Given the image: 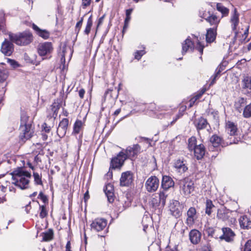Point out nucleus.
Here are the masks:
<instances>
[{"mask_svg":"<svg viewBox=\"0 0 251 251\" xmlns=\"http://www.w3.org/2000/svg\"><path fill=\"white\" fill-rule=\"evenodd\" d=\"M38 198L40 199L43 202H46V201H47V197L41 192H40L38 195Z\"/></svg>","mask_w":251,"mask_h":251,"instance_id":"603ef678","label":"nucleus"},{"mask_svg":"<svg viewBox=\"0 0 251 251\" xmlns=\"http://www.w3.org/2000/svg\"><path fill=\"white\" fill-rule=\"evenodd\" d=\"M31 201H28L27 200V198H25L23 200V204L24 206L22 207L23 209H24V210L25 211L26 213H29L31 209V206L30 205Z\"/></svg>","mask_w":251,"mask_h":251,"instance_id":"ea45409f","label":"nucleus"},{"mask_svg":"<svg viewBox=\"0 0 251 251\" xmlns=\"http://www.w3.org/2000/svg\"><path fill=\"white\" fill-rule=\"evenodd\" d=\"M91 0H82L83 5L87 6L90 4Z\"/></svg>","mask_w":251,"mask_h":251,"instance_id":"0e129e2a","label":"nucleus"},{"mask_svg":"<svg viewBox=\"0 0 251 251\" xmlns=\"http://www.w3.org/2000/svg\"><path fill=\"white\" fill-rule=\"evenodd\" d=\"M197 211L195 207H191L187 212V218L186 219V224L189 226H192L197 219Z\"/></svg>","mask_w":251,"mask_h":251,"instance_id":"dca6fc26","label":"nucleus"},{"mask_svg":"<svg viewBox=\"0 0 251 251\" xmlns=\"http://www.w3.org/2000/svg\"><path fill=\"white\" fill-rule=\"evenodd\" d=\"M243 88L247 90L248 93H251V77H247L243 80Z\"/></svg>","mask_w":251,"mask_h":251,"instance_id":"f704fd0d","label":"nucleus"},{"mask_svg":"<svg viewBox=\"0 0 251 251\" xmlns=\"http://www.w3.org/2000/svg\"><path fill=\"white\" fill-rule=\"evenodd\" d=\"M174 186V182L171 177L167 176H163L161 182V187L163 189V191L166 192L167 190Z\"/></svg>","mask_w":251,"mask_h":251,"instance_id":"b1692460","label":"nucleus"},{"mask_svg":"<svg viewBox=\"0 0 251 251\" xmlns=\"http://www.w3.org/2000/svg\"><path fill=\"white\" fill-rule=\"evenodd\" d=\"M133 180L132 173L129 171L123 173L120 178V185L122 186H128Z\"/></svg>","mask_w":251,"mask_h":251,"instance_id":"6ab92c4d","label":"nucleus"},{"mask_svg":"<svg viewBox=\"0 0 251 251\" xmlns=\"http://www.w3.org/2000/svg\"><path fill=\"white\" fill-rule=\"evenodd\" d=\"M201 234L197 229H192L189 234V237L191 243L194 245L198 244L201 241Z\"/></svg>","mask_w":251,"mask_h":251,"instance_id":"412c9836","label":"nucleus"},{"mask_svg":"<svg viewBox=\"0 0 251 251\" xmlns=\"http://www.w3.org/2000/svg\"><path fill=\"white\" fill-rule=\"evenodd\" d=\"M196 40L198 42L196 45H194V42H192L189 38H187L182 45V54H184L189 50L192 51L194 49V48H195L200 52L201 54H202L203 53L204 46L201 44L197 38L196 39Z\"/></svg>","mask_w":251,"mask_h":251,"instance_id":"0eeeda50","label":"nucleus"},{"mask_svg":"<svg viewBox=\"0 0 251 251\" xmlns=\"http://www.w3.org/2000/svg\"><path fill=\"white\" fill-rule=\"evenodd\" d=\"M0 50L5 56H10L14 51V45L12 42L5 39L2 43Z\"/></svg>","mask_w":251,"mask_h":251,"instance_id":"2eb2a0df","label":"nucleus"},{"mask_svg":"<svg viewBox=\"0 0 251 251\" xmlns=\"http://www.w3.org/2000/svg\"><path fill=\"white\" fill-rule=\"evenodd\" d=\"M247 103V99L243 97L238 98L234 102V108L236 110L241 113L243 110V107L246 105Z\"/></svg>","mask_w":251,"mask_h":251,"instance_id":"393cba45","label":"nucleus"},{"mask_svg":"<svg viewBox=\"0 0 251 251\" xmlns=\"http://www.w3.org/2000/svg\"><path fill=\"white\" fill-rule=\"evenodd\" d=\"M240 227L243 229L251 228V221L246 215H243L239 219Z\"/></svg>","mask_w":251,"mask_h":251,"instance_id":"bb28decb","label":"nucleus"},{"mask_svg":"<svg viewBox=\"0 0 251 251\" xmlns=\"http://www.w3.org/2000/svg\"><path fill=\"white\" fill-rule=\"evenodd\" d=\"M53 232L52 230L49 229L48 231L44 233L43 239L45 241H49L53 238Z\"/></svg>","mask_w":251,"mask_h":251,"instance_id":"a19ab883","label":"nucleus"},{"mask_svg":"<svg viewBox=\"0 0 251 251\" xmlns=\"http://www.w3.org/2000/svg\"><path fill=\"white\" fill-rule=\"evenodd\" d=\"M159 179L155 176L150 177L145 183V187L149 192H155L158 188Z\"/></svg>","mask_w":251,"mask_h":251,"instance_id":"9b49d317","label":"nucleus"},{"mask_svg":"<svg viewBox=\"0 0 251 251\" xmlns=\"http://www.w3.org/2000/svg\"><path fill=\"white\" fill-rule=\"evenodd\" d=\"M52 50V45L50 42H45L40 44L38 47V52L40 56H44L50 53Z\"/></svg>","mask_w":251,"mask_h":251,"instance_id":"aec40b11","label":"nucleus"},{"mask_svg":"<svg viewBox=\"0 0 251 251\" xmlns=\"http://www.w3.org/2000/svg\"><path fill=\"white\" fill-rule=\"evenodd\" d=\"M132 12V9H129L126 10V16L130 17V15Z\"/></svg>","mask_w":251,"mask_h":251,"instance_id":"338daca9","label":"nucleus"},{"mask_svg":"<svg viewBox=\"0 0 251 251\" xmlns=\"http://www.w3.org/2000/svg\"><path fill=\"white\" fill-rule=\"evenodd\" d=\"M226 130L230 136H234L237 132V126L233 122L228 121L226 124Z\"/></svg>","mask_w":251,"mask_h":251,"instance_id":"c85d7f7f","label":"nucleus"},{"mask_svg":"<svg viewBox=\"0 0 251 251\" xmlns=\"http://www.w3.org/2000/svg\"><path fill=\"white\" fill-rule=\"evenodd\" d=\"M216 32L214 28H210L207 31L206 40L207 42L211 43L213 42L216 38Z\"/></svg>","mask_w":251,"mask_h":251,"instance_id":"2f4dec72","label":"nucleus"},{"mask_svg":"<svg viewBox=\"0 0 251 251\" xmlns=\"http://www.w3.org/2000/svg\"><path fill=\"white\" fill-rule=\"evenodd\" d=\"M69 124V120L67 118H64L59 123V126L57 129V133L60 138L63 137L67 132L68 126Z\"/></svg>","mask_w":251,"mask_h":251,"instance_id":"f3484780","label":"nucleus"},{"mask_svg":"<svg viewBox=\"0 0 251 251\" xmlns=\"http://www.w3.org/2000/svg\"><path fill=\"white\" fill-rule=\"evenodd\" d=\"M206 20L211 25L214 26H216L220 21L218 17L216 15H213L208 17V18L206 19Z\"/></svg>","mask_w":251,"mask_h":251,"instance_id":"58836bf2","label":"nucleus"},{"mask_svg":"<svg viewBox=\"0 0 251 251\" xmlns=\"http://www.w3.org/2000/svg\"><path fill=\"white\" fill-rule=\"evenodd\" d=\"M217 10L222 14L223 17L227 16L229 13V9L225 7L221 3L216 4Z\"/></svg>","mask_w":251,"mask_h":251,"instance_id":"473e14b6","label":"nucleus"},{"mask_svg":"<svg viewBox=\"0 0 251 251\" xmlns=\"http://www.w3.org/2000/svg\"><path fill=\"white\" fill-rule=\"evenodd\" d=\"M179 185L180 193L185 196H189L194 191V182L189 178L180 180Z\"/></svg>","mask_w":251,"mask_h":251,"instance_id":"39448f33","label":"nucleus"},{"mask_svg":"<svg viewBox=\"0 0 251 251\" xmlns=\"http://www.w3.org/2000/svg\"><path fill=\"white\" fill-rule=\"evenodd\" d=\"M244 251H251V240H248L246 243Z\"/></svg>","mask_w":251,"mask_h":251,"instance_id":"8fccbe9b","label":"nucleus"},{"mask_svg":"<svg viewBox=\"0 0 251 251\" xmlns=\"http://www.w3.org/2000/svg\"><path fill=\"white\" fill-rule=\"evenodd\" d=\"M33 176L34 177V181L36 184L40 185H43L41 174H39L37 173H33Z\"/></svg>","mask_w":251,"mask_h":251,"instance_id":"79ce46f5","label":"nucleus"},{"mask_svg":"<svg viewBox=\"0 0 251 251\" xmlns=\"http://www.w3.org/2000/svg\"><path fill=\"white\" fill-rule=\"evenodd\" d=\"M82 126V122L80 120H77L74 125L73 133L76 134L79 133Z\"/></svg>","mask_w":251,"mask_h":251,"instance_id":"e433bc0d","label":"nucleus"},{"mask_svg":"<svg viewBox=\"0 0 251 251\" xmlns=\"http://www.w3.org/2000/svg\"><path fill=\"white\" fill-rule=\"evenodd\" d=\"M66 251H71V245L70 242H68L66 246Z\"/></svg>","mask_w":251,"mask_h":251,"instance_id":"774afa93","label":"nucleus"},{"mask_svg":"<svg viewBox=\"0 0 251 251\" xmlns=\"http://www.w3.org/2000/svg\"><path fill=\"white\" fill-rule=\"evenodd\" d=\"M129 205V202L128 201L127 202H125V205H123V207H121V206H120L118 210L120 212H121L122 211H124V210H125Z\"/></svg>","mask_w":251,"mask_h":251,"instance_id":"5fc2aeb1","label":"nucleus"},{"mask_svg":"<svg viewBox=\"0 0 251 251\" xmlns=\"http://www.w3.org/2000/svg\"><path fill=\"white\" fill-rule=\"evenodd\" d=\"M146 53L144 50H137L135 52V58L139 60L141 58V57L145 54Z\"/></svg>","mask_w":251,"mask_h":251,"instance_id":"de8ad7c7","label":"nucleus"},{"mask_svg":"<svg viewBox=\"0 0 251 251\" xmlns=\"http://www.w3.org/2000/svg\"><path fill=\"white\" fill-rule=\"evenodd\" d=\"M239 142V140L237 139H235V137H234V139L231 141H227L226 142V144L227 145H231V144H238Z\"/></svg>","mask_w":251,"mask_h":251,"instance_id":"bf43d9fd","label":"nucleus"},{"mask_svg":"<svg viewBox=\"0 0 251 251\" xmlns=\"http://www.w3.org/2000/svg\"><path fill=\"white\" fill-rule=\"evenodd\" d=\"M9 36L11 41L19 46H26L31 41V33L29 30L17 34L10 33Z\"/></svg>","mask_w":251,"mask_h":251,"instance_id":"f03ea898","label":"nucleus"},{"mask_svg":"<svg viewBox=\"0 0 251 251\" xmlns=\"http://www.w3.org/2000/svg\"><path fill=\"white\" fill-rule=\"evenodd\" d=\"M205 206V213L210 215L212 212V209L214 207V205L211 200H207Z\"/></svg>","mask_w":251,"mask_h":251,"instance_id":"4c0bfd02","label":"nucleus"},{"mask_svg":"<svg viewBox=\"0 0 251 251\" xmlns=\"http://www.w3.org/2000/svg\"><path fill=\"white\" fill-rule=\"evenodd\" d=\"M167 197V192L160 191L159 193L152 198L149 203L150 206L154 210L163 208L165 205Z\"/></svg>","mask_w":251,"mask_h":251,"instance_id":"20e7f679","label":"nucleus"},{"mask_svg":"<svg viewBox=\"0 0 251 251\" xmlns=\"http://www.w3.org/2000/svg\"><path fill=\"white\" fill-rule=\"evenodd\" d=\"M200 251H210V250L209 247L205 246L201 247Z\"/></svg>","mask_w":251,"mask_h":251,"instance_id":"69168bd1","label":"nucleus"},{"mask_svg":"<svg viewBox=\"0 0 251 251\" xmlns=\"http://www.w3.org/2000/svg\"><path fill=\"white\" fill-rule=\"evenodd\" d=\"M73 50L70 47L64 45L62 48L61 53V61L62 63H65L66 57L70 60L72 57Z\"/></svg>","mask_w":251,"mask_h":251,"instance_id":"4be33fe9","label":"nucleus"},{"mask_svg":"<svg viewBox=\"0 0 251 251\" xmlns=\"http://www.w3.org/2000/svg\"><path fill=\"white\" fill-rule=\"evenodd\" d=\"M60 105L59 103L55 102L51 105V108L49 110V114L51 118H53L55 119L58 114V110L60 108Z\"/></svg>","mask_w":251,"mask_h":251,"instance_id":"c756f323","label":"nucleus"},{"mask_svg":"<svg viewBox=\"0 0 251 251\" xmlns=\"http://www.w3.org/2000/svg\"><path fill=\"white\" fill-rule=\"evenodd\" d=\"M221 71L220 70V68L219 69V70L217 72L216 74L215 75L214 78L212 80V81L211 82V83H210V85H212V84H213L214 83L215 80V79L216 78V77L218 76V75H219V74L220 73Z\"/></svg>","mask_w":251,"mask_h":251,"instance_id":"052dcab7","label":"nucleus"},{"mask_svg":"<svg viewBox=\"0 0 251 251\" xmlns=\"http://www.w3.org/2000/svg\"><path fill=\"white\" fill-rule=\"evenodd\" d=\"M107 225V221L103 218H97L91 224V229L96 231L102 230Z\"/></svg>","mask_w":251,"mask_h":251,"instance_id":"ddd939ff","label":"nucleus"},{"mask_svg":"<svg viewBox=\"0 0 251 251\" xmlns=\"http://www.w3.org/2000/svg\"><path fill=\"white\" fill-rule=\"evenodd\" d=\"M230 214V211L223 207L218 210L217 217L223 221H226L228 220Z\"/></svg>","mask_w":251,"mask_h":251,"instance_id":"a878e982","label":"nucleus"},{"mask_svg":"<svg viewBox=\"0 0 251 251\" xmlns=\"http://www.w3.org/2000/svg\"><path fill=\"white\" fill-rule=\"evenodd\" d=\"M249 26H247L246 27V28L244 31V34H243V38H244V39H245L248 36V32H249Z\"/></svg>","mask_w":251,"mask_h":251,"instance_id":"680f3d73","label":"nucleus"},{"mask_svg":"<svg viewBox=\"0 0 251 251\" xmlns=\"http://www.w3.org/2000/svg\"><path fill=\"white\" fill-rule=\"evenodd\" d=\"M181 228L180 230V234L183 236L185 233V231L187 229V227L184 226L182 224H181Z\"/></svg>","mask_w":251,"mask_h":251,"instance_id":"13d9d810","label":"nucleus"},{"mask_svg":"<svg viewBox=\"0 0 251 251\" xmlns=\"http://www.w3.org/2000/svg\"><path fill=\"white\" fill-rule=\"evenodd\" d=\"M188 148L190 151H194L195 157L200 160L203 158L205 153V148L202 144H198L195 137H191L188 140Z\"/></svg>","mask_w":251,"mask_h":251,"instance_id":"7ed1b4c3","label":"nucleus"},{"mask_svg":"<svg viewBox=\"0 0 251 251\" xmlns=\"http://www.w3.org/2000/svg\"><path fill=\"white\" fill-rule=\"evenodd\" d=\"M35 61H34L32 60V64H35V65H38L40 61L43 60V58L41 57H39V58L37 59V56L36 55H35Z\"/></svg>","mask_w":251,"mask_h":251,"instance_id":"864d4df0","label":"nucleus"},{"mask_svg":"<svg viewBox=\"0 0 251 251\" xmlns=\"http://www.w3.org/2000/svg\"><path fill=\"white\" fill-rule=\"evenodd\" d=\"M32 29L37 36L45 40L48 39L50 36V33L48 30L39 28L33 23H32Z\"/></svg>","mask_w":251,"mask_h":251,"instance_id":"5701e85b","label":"nucleus"},{"mask_svg":"<svg viewBox=\"0 0 251 251\" xmlns=\"http://www.w3.org/2000/svg\"><path fill=\"white\" fill-rule=\"evenodd\" d=\"M242 111L243 116L244 118H249L251 117V103L246 104Z\"/></svg>","mask_w":251,"mask_h":251,"instance_id":"c9c22d12","label":"nucleus"},{"mask_svg":"<svg viewBox=\"0 0 251 251\" xmlns=\"http://www.w3.org/2000/svg\"><path fill=\"white\" fill-rule=\"evenodd\" d=\"M7 62L10 64L11 67L14 69L20 67V64L18 63L17 61L15 60L8 58Z\"/></svg>","mask_w":251,"mask_h":251,"instance_id":"49530a36","label":"nucleus"},{"mask_svg":"<svg viewBox=\"0 0 251 251\" xmlns=\"http://www.w3.org/2000/svg\"><path fill=\"white\" fill-rule=\"evenodd\" d=\"M85 94V90L81 89L79 91V96L81 99H83Z\"/></svg>","mask_w":251,"mask_h":251,"instance_id":"e2e57ef3","label":"nucleus"},{"mask_svg":"<svg viewBox=\"0 0 251 251\" xmlns=\"http://www.w3.org/2000/svg\"><path fill=\"white\" fill-rule=\"evenodd\" d=\"M230 23L232 31L234 33V37L237 38L241 31L239 27L237 28L239 23V14L236 8H234L233 12L231 14Z\"/></svg>","mask_w":251,"mask_h":251,"instance_id":"6e6552de","label":"nucleus"},{"mask_svg":"<svg viewBox=\"0 0 251 251\" xmlns=\"http://www.w3.org/2000/svg\"><path fill=\"white\" fill-rule=\"evenodd\" d=\"M113 191L114 189L112 185L111 184H108L106 185L104 191L109 202H112L114 201Z\"/></svg>","mask_w":251,"mask_h":251,"instance_id":"cd10ccee","label":"nucleus"},{"mask_svg":"<svg viewBox=\"0 0 251 251\" xmlns=\"http://www.w3.org/2000/svg\"><path fill=\"white\" fill-rule=\"evenodd\" d=\"M83 20V18H81L79 22H78L76 24L75 28L76 29H78V31H79L80 27L82 25Z\"/></svg>","mask_w":251,"mask_h":251,"instance_id":"6e6d98bb","label":"nucleus"},{"mask_svg":"<svg viewBox=\"0 0 251 251\" xmlns=\"http://www.w3.org/2000/svg\"><path fill=\"white\" fill-rule=\"evenodd\" d=\"M183 205L178 201L172 200L170 201L169 209L171 214L176 218L179 217L182 214Z\"/></svg>","mask_w":251,"mask_h":251,"instance_id":"1a4fd4ad","label":"nucleus"},{"mask_svg":"<svg viewBox=\"0 0 251 251\" xmlns=\"http://www.w3.org/2000/svg\"><path fill=\"white\" fill-rule=\"evenodd\" d=\"M124 150L120 152L116 156L112 159L111 161V167L113 169L120 168L124 164L125 161L126 159V156L124 152Z\"/></svg>","mask_w":251,"mask_h":251,"instance_id":"9d476101","label":"nucleus"},{"mask_svg":"<svg viewBox=\"0 0 251 251\" xmlns=\"http://www.w3.org/2000/svg\"><path fill=\"white\" fill-rule=\"evenodd\" d=\"M28 119L26 115L22 113L21 117V129L24 131L23 134L20 135V138L21 140L25 141V139H30L31 137V132H30V124H27V120Z\"/></svg>","mask_w":251,"mask_h":251,"instance_id":"423d86ee","label":"nucleus"},{"mask_svg":"<svg viewBox=\"0 0 251 251\" xmlns=\"http://www.w3.org/2000/svg\"><path fill=\"white\" fill-rule=\"evenodd\" d=\"M204 91L192 98L189 101V107H191L193 106L195 102L201 97V95L204 93Z\"/></svg>","mask_w":251,"mask_h":251,"instance_id":"c03bdc74","label":"nucleus"},{"mask_svg":"<svg viewBox=\"0 0 251 251\" xmlns=\"http://www.w3.org/2000/svg\"><path fill=\"white\" fill-rule=\"evenodd\" d=\"M42 131H45L46 133H49L50 131L51 127L48 126L46 123H44L42 126Z\"/></svg>","mask_w":251,"mask_h":251,"instance_id":"09e8293b","label":"nucleus"},{"mask_svg":"<svg viewBox=\"0 0 251 251\" xmlns=\"http://www.w3.org/2000/svg\"><path fill=\"white\" fill-rule=\"evenodd\" d=\"M40 216L41 218H44L47 215V212L45 206H42L40 207Z\"/></svg>","mask_w":251,"mask_h":251,"instance_id":"3c124183","label":"nucleus"},{"mask_svg":"<svg viewBox=\"0 0 251 251\" xmlns=\"http://www.w3.org/2000/svg\"><path fill=\"white\" fill-rule=\"evenodd\" d=\"M210 142L214 147H217L221 145L222 139L219 136L214 135L210 138Z\"/></svg>","mask_w":251,"mask_h":251,"instance_id":"72a5a7b5","label":"nucleus"},{"mask_svg":"<svg viewBox=\"0 0 251 251\" xmlns=\"http://www.w3.org/2000/svg\"><path fill=\"white\" fill-rule=\"evenodd\" d=\"M142 141L146 142L148 144V146H150L151 145V140L146 137H141V138Z\"/></svg>","mask_w":251,"mask_h":251,"instance_id":"4d7b16f0","label":"nucleus"},{"mask_svg":"<svg viewBox=\"0 0 251 251\" xmlns=\"http://www.w3.org/2000/svg\"><path fill=\"white\" fill-rule=\"evenodd\" d=\"M222 230L223 234L220 237V239H224L227 242L233 241L235 234L230 228L223 227Z\"/></svg>","mask_w":251,"mask_h":251,"instance_id":"a211bd4d","label":"nucleus"},{"mask_svg":"<svg viewBox=\"0 0 251 251\" xmlns=\"http://www.w3.org/2000/svg\"><path fill=\"white\" fill-rule=\"evenodd\" d=\"M173 167L176 171L180 174H183L188 170L186 161L183 158H177L175 160Z\"/></svg>","mask_w":251,"mask_h":251,"instance_id":"f8f14e48","label":"nucleus"},{"mask_svg":"<svg viewBox=\"0 0 251 251\" xmlns=\"http://www.w3.org/2000/svg\"><path fill=\"white\" fill-rule=\"evenodd\" d=\"M11 176L12 183L21 189H27L29 187L30 174L25 171L21 168L14 171L10 174Z\"/></svg>","mask_w":251,"mask_h":251,"instance_id":"f257e3e1","label":"nucleus"},{"mask_svg":"<svg viewBox=\"0 0 251 251\" xmlns=\"http://www.w3.org/2000/svg\"><path fill=\"white\" fill-rule=\"evenodd\" d=\"M141 147L138 144H134L128 147L124 151L127 158H132L137 156L141 152Z\"/></svg>","mask_w":251,"mask_h":251,"instance_id":"4468645a","label":"nucleus"},{"mask_svg":"<svg viewBox=\"0 0 251 251\" xmlns=\"http://www.w3.org/2000/svg\"><path fill=\"white\" fill-rule=\"evenodd\" d=\"M8 76V72L7 70H0V83L4 82Z\"/></svg>","mask_w":251,"mask_h":251,"instance_id":"37998d69","label":"nucleus"},{"mask_svg":"<svg viewBox=\"0 0 251 251\" xmlns=\"http://www.w3.org/2000/svg\"><path fill=\"white\" fill-rule=\"evenodd\" d=\"M195 126L198 130L205 128L208 125L206 119L201 118L197 120L195 122Z\"/></svg>","mask_w":251,"mask_h":251,"instance_id":"7c9ffc66","label":"nucleus"},{"mask_svg":"<svg viewBox=\"0 0 251 251\" xmlns=\"http://www.w3.org/2000/svg\"><path fill=\"white\" fill-rule=\"evenodd\" d=\"M92 25V21L91 17H90L87 21V25L84 30V33L88 35V34L90 33Z\"/></svg>","mask_w":251,"mask_h":251,"instance_id":"a18cd8bd","label":"nucleus"}]
</instances>
